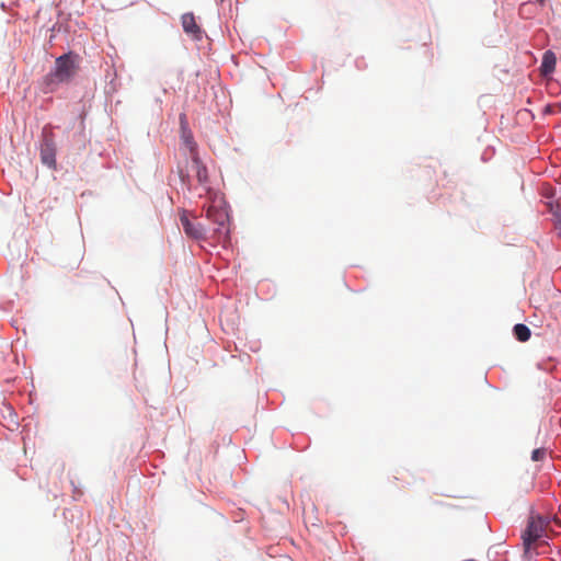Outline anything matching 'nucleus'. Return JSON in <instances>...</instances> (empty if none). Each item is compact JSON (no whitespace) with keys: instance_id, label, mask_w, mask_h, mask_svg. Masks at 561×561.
Masks as SVG:
<instances>
[{"instance_id":"obj_9","label":"nucleus","mask_w":561,"mask_h":561,"mask_svg":"<svg viewBox=\"0 0 561 561\" xmlns=\"http://www.w3.org/2000/svg\"><path fill=\"white\" fill-rule=\"evenodd\" d=\"M515 337L520 342H526L530 339V329L523 323H518L513 329Z\"/></svg>"},{"instance_id":"obj_11","label":"nucleus","mask_w":561,"mask_h":561,"mask_svg":"<svg viewBox=\"0 0 561 561\" xmlns=\"http://www.w3.org/2000/svg\"><path fill=\"white\" fill-rule=\"evenodd\" d=\"M179 175L183 184L190 183V172L187 170H183L182 168H179Z\"/></svg>"},{"instance_id":"obj_7","label":"nucleus","mask_w":561,"mask_h":561,"mask_svg":"<svg viewBox=\"0 0 561 561\" xmlns=\"http://www.w3.org/2000/svg\"><path fill=\"white\" fill-rule=\"evenodd\" d=\"M182 26L186 34L193 38H201L202 31L196 23L195 16L192 13H185L182 15Z\"/></svg>"},{"instance_id":"obj_13","label":"nucleus","mask_w":561,"mask_h":561,"mask_svg":"<svg viewBox=\"0 0 561 561\" xmlns=\"http://www.w3.org/2000/svg\"><path fill=\"white\" fill-rule=\"evenodd\" d=\"M558 222L559 225H561V216L558 218Z\"/></svg>"},{"instance_id":"obj_10","label":"nucleus","mask_w":561,"mask_h":561,"mask_svg":"<svg viewBox=\"0 0 561 561\" xmlns=\"http://www.w3.org/2000/svg\"><path fill=\"white\" fill-rule=\"evenodd\" d=\"M546 457V449L537 448L531 453V459L534 461H541Z\"/></svg>"},{"instance_id":"obj_3","label":"nucleus","mask_w":561,"mask_h":561,"mask_svg":"<svg viewBox=\"0 0 561 561\" xmlns=\"http://www.w3.org/2000/svg\"><path fill=\"white\" fill-rule=\"evenodd\" d=\"M44 139L41 145V160L44 164L55 169L56 167V146L54 140V134L51 131L44 130Z\"/></svg>"},{"instance_id":"obj_5","label":"nucleus","mask_w":561,"mask_h":561,"mask_svg":"<svg viewBox=\"0 0 561 561\" xmlns=\"http://www.w3.org/2000/svg\"><path fill=\"white\" fill-rule=\"evenodd\" d=\"M180 221L183 227V230L185 234L188 238L195 239V240H202L204 239V228L199 222L191 221L187 213L183 210L180 215Z\"/></svg>"},{"instance_id":"obj_6","label":"nucleus","mask_w":561,"mask_h":561,"mask_svg":"<svg viewBox=\"0 0 561 561\" xmlns=\"http://www.w3.org/2000/svg\"><path fill=\"white\" fill-rule=\"evenodd\" d=\"M191 169L195 172L197 181L202 185H206L208 183V172L206 167L199 160L197 152H194V146H191Z\"/></svg>"},{"instance_id":"obj_8","label":"nucleus","mask_w":561,"mask_h":561,"mask_svg":"<svg viewBox=\"0 0 561 561\" xmlns=\"http://www.w3.org/2000/svg\"><path fill=\"white\" fill-rule=\"evenodd\" d=\"M557 64L556 55L548 50L543 54L542 62H541V72L547 76L554 71Z\"/></svg>"},{"instance_id":"obj_12","label":"nucleus","mask_w":561,"mask_h":561,"mask_svg":"<svg viewBox=\"0 0 561 561\" xmlns=\"http://www.w3.org/2000/svg\"><path fill=\"white\" fill-rule=\"evenodd\" d=\"M183 138H184L185 145L188 148V151L191 152V146L193 145L194 146V152H197L196 151V144L193 141L192 136L188 135V136H184Z\"/></svg>"},{"instance_id":"obj_2","label":"nucleus","mask_w":561,"mask_h":561,"mask_svg":"<svg viewBox=\"0 0 561 561\" xmlns=\"http://www.w3.org/2000/svg\"><path fill=\"white\" fill-rule=\"evenodd\" d=\"M206 217L217 225L214 231L218 241L226 240L229 234V215L222 196L215 195L211 198L210 204L206 207Z\"/></svg>"},{"instance_id":"obj_4","label":"nucleus","mask_w":561,"mask_h":561,"mask_svg":"<svg viewBox=\"0 0 561 561\" xmlns=\"http://www.w3.org/2000/svg\"><path fill=\"white\" fill-rule=\"evenodd\" d=\"M543 528L541 520L530 519L524 534L523 542L526 549H529L542 535Z\"/></svg>"},{"instance_id":"obj_1","label":"nucleus","mask_w":561,"mask_h":561,"mask_svg":"<svg viewBox=\"0 0 561 561\" xmlns=\"http://www.w3.org/2000/svg\"><path fill=\"white\" fill-rule=\"evenodd\" d=\"M79 70V57L76 54L68 53L59 56L55 60L54 70L45 78V92H53L59 84L71 81Z\"/></svg>"}]
</instances>
